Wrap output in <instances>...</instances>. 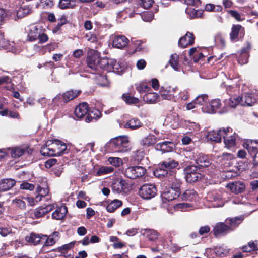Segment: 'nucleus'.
<instances>
[{"instance_id":"nucleus-1","label":"nucleus","mask_w":258,"mask_h":258,"mask_svg":"<svg viewBox=\"0 0 258 258\" xmlns=\"http://www.w3.org/2000/svg\"><path fill=\"white\" fill-rule=\"evenodd\" d=\"M48 26L44 24H31L26 29L28 33L27 40L29 41H34L37 39L39 42L43 43L46 42L48 37L46 33V29Z\"/></svg>"},{"instance_id":"nucleus-2","label":"nucleus","mask_w":258,"mask_h":258,"mask_svg":"<svg viewBox=\"0 0 258 258\" xmlns=\"http://www.w3.org/2000/svg\"><path fill=\"white\" fill-rule=\"evenodd\" d=\"M108 146L114 152H124L130 149L128 137L118 136L112 139L108 143Z\"/></svg>"},{"instance_id":"nucleus-3","label":"nucleus","mask_w":258,"mask_h":258,"mask_svg":"<svg viewBox=\"0 0 258 258\" xmlns=\"http://www.w3.org/2000/svg\"><path fill=\"white\" fill-rule=\"evenodd\" d=\"M101 68L108 72H114L117 74L122 73L124 66L120 61L117 62L114 59L103 58L100 62Z\"/></svg>"},{"instance_id":"nucleus-4","label":"nucleus","mask_w":258,"mask_h":258,"mask_svg":"<svg viewBox=\"0 0 258 258\" xmlns=\"http://www.w3.org/2000/svg\"><path fill=\"white\" fill-rule=\"evenodd\" d=\"M67 149V145L57 139L49 138V157L60 156Z\"/></svg>"},{"instance_id":"nucleus-5","label":"nucleus","mask_w":258,"mask_h":258,"mask_svg":"<svg viewBox=\"0 0 258 258\" xmlns=\"http://www.w3.org/2000/svg\"><path fill=\"white\" fill-rule=\"evenodd\" d=\"M160 92L161 97L164 99L175 102L179 98V92L176 86L162 87Z\"/></svg>"},{"instance_id":"nucleus-6","label":"nucleus","mask_w":258,"mask_h":258,"mask_svg":"<svg viewBox=\"0 0 258 258\" xmlns=\"http://www.w3.org/2000/svg\"><path fill=\"white\" fill-rule=\"evenodd\" d=\"M25 240L33 245L43 244V250H44L45 247L48 246V236L46 235H40L34 232L31 233L25 238Z\"/></svg>"},{"instance_id":"nucleus-7","label":"nucleus","mask_w":258,"mask_h":258,"mask_svg":"<svg viewBox=\"0 0 258 258\" xmlns=\"http://www.w3.org/2000/svg\"><path fill=\"white\" fill-rule=\"evenodd\" d=\"M186 156L189 159L194 160L197 165L200 167H206L211 164L209 158L202 153L189 152L186 153Z\"/></svg>"},{"instance_id":"nucleus-8","label":"nucleus","mask_w":258,"mask_h":258,"mask_svg":"<svg viewBox=\"0 0 258 258\" xmlns=\"http://www.w3.org/2000/svg\"><path fill=\"white\" fill-rule=\"evenodd\" d=\"M156 186L151 184H144L139 190V196L144 200H150L157 194Z\"/></svg>"},{"instance_id":"nucleus-9","label":"nucleus","mask_w":258,"mask_h":258,"mask_svg":"<svg viewBox=\"0 0 258 258\" xmlns=\"http://www.w3.org/2000/svg\"><path fill=\"white\" fill-rule=\"evenodd\" d=\"M146 170L141 166H131L127 168L124 172L125 175L131 179H136L143 176Z\"/></svg>"},{"instance_id":"nucleus-10","label":"nucleus","mask_w":258,"mask_h":258,"mask_svg":"<svg viewBox=\"0 0 258 258\" xmlns=\"http://www.w3.org/2000/svg\"><path fill=\"white\" fill-rule=\"evenodd\" d=\"M225 129L226 134H224L223 136L224 144L227 148L230 149L235 146L238 136L235 133H233L231 128L227 127Z\"/></svg>"},{"instance_id":"nucleus-11","label":"nucleus","mask_w":258,"mask_h":258,"mask_svg":"<svg viewBox=\"0 0 258 258\" xmlns=\"http://www.w3.org/2000/svg\"><path fill=\"white\" fill-rule=\"evenodd\" d=\"M103 59H100L97 51L90 49L88 52L87 63L89 68L92 69H97L98 66L101 68L100 62Z\"/></svg>"},{"instance_id":"nucleus-12","label":"nucleus","mask_w":258,"mask_h":258,"mask_svg":"<svg viewBox=\"0 0 258 258\" xmlns=\"http://www.w3.org/2000/svg\"><path fill=\"white\" fill-rule=\"evenodd\" d=\"M224 134H226V129L224 128L217 131L213 130L208 132L206 138L209 141L220 142L222 138H223Z\"/></svg>"},{"instance_id":"nucleus-13","label":"nucleus","mask_w":258,"mask_h":258,"mask_svg":"<svg viewBox=\"0 0 258 258\" xmlns=\"http://www.w3.org/2000/svg\"><path fill=\"white\" fill-rule=\"evenodd\" d=\"M213 234L216 237L224 235L230 232V228L226 223H217L214 227Z\"/></svg>"},{"instance_id":"nucleus-14","label":"nucleus","mask_w":258,"mask_h":258,"mask_svg":"<svg viewBox=\"0 0 258 258\" xmlns=\"http://www.w3.org/2000/svg\"><path fill=\"white\" fill-rule=\"evenodd\" d=\"M125 180L123 179L117 180L112 184V190L114 193L117 194H126L128 189Z\"/></svg>"},{"instance_id":"nucleus-15","label":"nucleus","mask_w":258,"mask_h":258,"mask_svg":"<svg viewBox=\"0 0 258 258\" xmlns=\"http://www.w3.org/2000/svg\"><path fill=\"white\" fill-rule=\"evenodd\" d=\"M221 105V101L218 99H215L209 103V105L202 107V110L203 112L213 114L220 108Z\"/></svg>"},{"instance_id":"nucleus-16","label":"nucleus","mask_w":258,"mask_h":258,"mask_svg":"<svg viewBox=\"0 0 258 258\" xmlns=\"http://www.w3.org/2000/svg\"><path fill=\"white\" fill-rule=\"evenodd\" d=\"M135 14H140V13L135 10V8H125L124 9L118 13L117 15V20L118 22H122L123 20L127 17H133Z\"/></svg>"},{"instance_id":"nucleus-17","label":"nucleus","mask_w":258,"mask_h":258,"mask_svg":"<svg viewBox=\"0 0 258 258\" xmlns=\"http://www.w3.org/2000/svg\"><path fill=\"white\" fill-rule=\"evenodd\" d=\"M207 199L208 201L212 203V206L213 207H219L224 205V202L220 195L215 191L208 193Z\"/></svg>"},{"instance_id":"nucleus-18","label":"nucleus","mask_w":258,"mask_h":258,"mask_svg":"<svg viewBox=\"0 0 258 258\" xmlns=\"http://www.w3.org/2000/svg\"><path fill=\"white\" fill-rule=\"evenodd\" d=\"M180 192L170 187L166 188L162 193L161 196L163 200L167 201H172L180 195Z\"/></svg>"},{"instance_id":"nucleus-19","label":"nucleus","mask_w":258,"mask_h":258,"mask_svg":"<svg viewBox=\"0 0 258 258\" xmlns=\"http://www.w3.org/2000/svg\"><path fill=\"white\" fill-rule=\"evenodd\" d=\"M226 187L232 192L237 194L241 193L245 190V185L243 182L237 181L227 184Z\"/></svg>"},{"instance_id":"nucleus-20","label":"nucleus","mask_w":258,"mask_h":258,"mask_svg":"<svg viewBox=\"0 0 258 258\" xmlns=\"http://www.w3.org/2000/svg\"><path fill=\"white\" fill-rule=\"evenodd\" d=\"M251 46L249 43H247L246 46L244 47L241 50L239 56L238 57L237 61L240 64H246L248 62L249 57V52Z\"/></svg>"},{"instance_id":"nucleus-21","label":"nucleus","mask_w":258,"mask_h":258,"mask_svg":"<svg viewBox=\"0 0 258 258\" xmlns=\"http://www.w3.org/2000/svg\"><path fill=\"white\" fill-rule=\"evenodd\" d=\"M194 40L193 34L187 32L185 35L180 38L178 45L182 48H185L188 45H192L194 43Z\"/></svg>"},{"instance_id":"nucleus-22","label":"nucleus","mask_w":258,"mask_h":258,"mask_svg":"<svg viewBox=\"0 0 258 258\" xmlns=\"http://www.w3.org/2000/svg\"><path fill=\"white\" fill-rule=\"evenodd\" d=\"M175 148V144L172 142L165 141L156 144L155 149L163 153L172 151Z\"/></svg>"},{"instance_id":"nucleus-23","label":"nucleus","mask_w":258,"mask_h":258,"mask_svg":"<svg viewBox=\"0 0 258 258\" xmlns=\"http://www.w3.org/2000/svg\"><path fill=\"white\" fill-rule=\"evenodd\" d=\"M128 39L124 36H115L114 37L112 42L113 47L122 49L127 46Z\"/></svg>"},{"instance_id":"nucleus-24","label":"nucleus","mask_w":258,"mask_h":258,"mask_svg":"<svg viewBox=\"0 0 258 258\" xmlns=\"http://www.w3.org/2000/svg\"><path fill=\"white\" fill-rule=\"evenodd\" d=\"M243 147L248 151L249 154H254L258 150V141L247 139L243 143Z\"/></svg>"},{"instance_id":"nucleus-25","label":"nucleus","mask_w":258,"mask_h":258,"mask_svg":"<svg viewBox=\"0 0 258 258\" xmlns=\"http://www.w3.org/2000/svg\"><path fill=\"white\" fill-rule=\"evenodd\" d=\"M88 112V105L87 103L79 104L75 108L74 113L78 119L83 118Z\"/></svg>"},{"instance_id":"nucleus-26","label":"nucleus","mask_w":258,"mask_h":258,"mask_svg":"<svg viewBox=\"0 0 258 258\" xmlns=\"http://www.w3.org/2000/svg\"><path fill=\"white\" fill-rule=\"evenodd\" d=\"M143 235L145 236L150 241H155L161 236L157 231L152 229H145L142 231Z\"/></svg>"},{"instance_id":"nucleus-27","label":"nucleus","mask_w":258,"mask_h":258,"mask_svg":"<svg viewBox=\"0 0 258 258\" xmlns=\"http://www.w3.org/2000/svg\"><path fill=\"white\" fill-rule=\"evenodd\" d=\"M142 126V123L137 118H133L124 124H120V127L132 130L138 129Z\"/></svg>"},{"instance_id":"nucleus-28","label":"nucleus","mask_w":258,"mask_h":258,"mask_svg":"<svg viewBox=\"0 0 258 258\" xmlns=\"http://www.w3.org/2000/svg\"><path fill=\"white\" fill-rule=\"evenodd\" d=\"M174 231H170L160 237L158 241L159 244L162 246L163 248H168L169 244L171 243L172 241L171 235L172 234L174 235Z\"/></svg>"},{"instance_id":"nucleus-29","label":"nucleus","mask_w":258,"mask_h":258,"mask_svg":"<svg viewBox=\"0 0 258 258\" xmlns=\"http://www.w3.org/2000/svg\"><path fill=\"white\" fill-rule=\"evenodd\" d=\"M68 212V209L66 206L61 205L57 208V209L52 214V217L56 220H61L63 219Z\"/></svg>"},{"instance_id":"nucleus-30","label":"nucleus","mask_w":258,"mask_h":258,"mask_svg":"<svg viewBox=\"0 0 258 258\" xmlns=\"http://www.w3.org/2000/svg\"><path fill=\"white\" fill-rule=\"evenodd\" d=\"M16 184V181L14 179H4L0 181V192L5 191L10 189Z\"/></svg>"},{"instance_id":"nucleus-31","label":"nucleus","mask_w":258,"mask_h":258,"mask_svg":"<svg viewBox=\"0 0 258 258\" xmlns=\"http://www.w3.org/2000/svg\"><path fill=\"white\" fill-rule=\"evenodd\" d=\"M101 116V113L99 110L95 108H92L90 110L88 109V115L85 118V121L86 122H90L93 120H96Z\"/></svg>"},{"instance_id":"nucleus-32","label":"nucleus","mask_w":258,"mask_h":258,"mask_svg":"<svg viewBox=\"0 0 258 258\" xmlns=\"http://www.w3.org/2000/svg\"><path fill=\"white\" fill-rule=\"evenodd\" d=\"M244 28L240 25H234L231 29V32L230 34V38L232 40H235L238 38L239 34L243 36Z\"/></svg>"},{"instance_id":"nucleus-33","label":"nucleus","mask_w":258,"mask_h":258,"mask_svg":"<svg viewBox=\"0 0 258 258\" xmlns=\"http://www.w3.org/2000/svg\"><path fill=\"white\" fill-rule=\"evenodd\" d=\"M156 142V137L154 135L150 134L142 139L141 144L146 148L154 145Z\"/></svg>"},{"instance_id":"nucleus-34","label":"nucleus","mask_w":258,"mask_h":258,"mask_svg":"<svg viewBox=\"0 0 258 258\" xmlns=\"http://www.w3.org/2000/svg\"><path fill=\"white\" fill-rule=\"evenodd\" d=\"M48 212V210L47 207H43L42 206H40L36 208L32 213H31L30 215L32 218L37 219L44 216Z\"/></svg>"},{"instance_id":"nucleus-35","label":"nucleus","mask_w":258,"mask_h":258,"mask_svg":"<svg viewBox=\"0 0 258 258\" xmlns=\"http://www.w3.org/2000/svg\"><path fill=\"white\" fill-rule=\"evenodd\" d=\"M243 218L241 217H237L231 218H227L225 223L230 228V231L236 228L242 221Z\"/></svg>"},{"instance_id":"nucleus-36","label":"nucleus","mask_w":258,"mask_h":258,"mask_svg":"<svg viewBox=\"0 0 258 258\" xmlns=\"http://www.w3.org/2000/svg\"><path fill=\"white\" fill-rule=\"evenodd\" d=\"M241 106H252L255 102V99L251 94L246 93L244 97H240Z\"/></svg>"},{"instance_id":"nucleus-37","label":"nucleus","mask_w":258,"mask_h":258,"mask_svg":"<svg viewBox=\"0 0 258 258\" xmlns=\"http://www.w3.org/2000/svg\"><path fill=\"white\" fill-rule=\"evenodd\" d=\"M80 92L79 90H69L63 93L64 103H67L77 97Z\"/></svg>"},{"instance_id":"nucleus-38","label":"nucleus","mask_w":258,"mask_h":258,"mask_svg":"<svg viewBox=\"0 0 258 258\" xmlns=\"http://www.w3.org/2000/svg\"><path fill=\"white\" fill-rule=\"evenodd\" d=\"M159 99V95L155 92H149L146 93L143 96V100L148 103H156Z\"/></svg>"},{"instance_id":"nucleus-39","label":"nucleus","mask_w":258,"mask_h":258,"mask_svg":"<svg viewBox=\"0 0 258 258\" xmlns=\"http://www.w3.org/2000/svg\"><path fill=\"white\" fill-rule=\"evenodd\" d=\"M183 200L194 201L197 198V194L194 189L186 190L181 195Z\"/></svg>"},{"instance_id":"nucleus-40","label":"nucleus","mask_w":258,"mask_h":258,"mask_svg":"<svg viewBox=\"0 0 258 258\" xmlns=\"http://www.w3.org/2000/svg\"><path fill=\"white\" fill-rule=\"evenodd\" d=\"M77 5L76 0H59L58 6L62 9L74 8Z\"/></svg>"},{"instance_id":"nucleus-41","label":"nucleus","mask_w":258,"mask_h":258,"mask_svg":"<svg viewBox=\"0 0 258 258\" xmlns=\"http://www.w3.org/2000/svg\"><path fill=\"white\" fill-rule=\"evenodd\" d=\"M185 12L190 18H201L203 16V11L201 10H195L191 8H187Z\"/></svg>"},{"instance_id":"nucleus-42","label":"nucleus","mask_w":258,"mask_h":258,"mask_svg":"<svg viewBox=\"0 0 258 258\" xmlns=\"http://www.w3.org/2000/svg\"><path fill=\"white\" fill-rule=\"evenodd\" d=\"M169 182L170 184V188L178 190L180 192V187L181 183L180 180L177 179L175 176L171 175L169 178Z\"/></svg>"},{"instance_id":"nucleus-43","label":"nucleus","mask_w":258,"mask_h":258,"mask_svg":"<svg viewBox=\"0 0 258 258\" xmlns=\"http://www.w3.org/2000/svg\"><path fill=\"white\" fill-rule=\"evenodd\" d=\"M13 207L17 211H24L26 210V205L25 201L20 199H15L12 202Z\"/></svg>"},{"instance_id":"nucleus-44","label":"nucleus","mask_w":258,"mask_h":258,"mask_svg":"<svg viewBox=\"0 0 258 258\" xmlns=\"http://www.w3.org/2000/svg\"><path fill=\"white\" fill-rule=\"evenodd\" d=\"M122 202L119 200L115 199L111 201L106 207V210L109 212H113L116 209L121 207Z\"/></svg>"},{"instance_id":"nucleus-45","label":"nucleus","mask_w":258,"mask_h":258,"mask_svg":"<svg viewBox=\"0 0 258 258\" xmlns=\"http://www.w3.org/2000/svg\"><path fill=\"white\" fill-rule=\"evenodd\" d=\"M58 23L56 27L52 29L53 34H57L60 30L61 27L63 25L67 23L68 21L66 15H62L58 18Z\"/></svg>"},{"instance_id":"nucleus-46","label":"nucleus","mask_w":258,"mask_h":258,"mask_svg":"<svg viewBox=\"0 0 258 258\" xmlns=\"http://www.w3.org/2000/svg\"><path fill=\"white\" fill-rule=\"evenodd\" d=\"M225 104L231 108H235L237 105H241L240 97H231L228 100L225 101Z\"/></svg>"},{"instance_id":"nucleus-47","label":"nucleus","mask_w":258,"mask_h":258,"mask_svg":"<svg viewBox=\"0 0 258 258\" xmlns=\"http://www.w3.org/2000/svg\"><path fill=\"white\" fill-rule=\"evenodd\" d=\"M28 149V148L26 149L18 147H13L11 151V156L13 158H19L22 156Z\"/></svg>"},{"instance_id":"nucleus-48","label":"nucleus","mask_w":258,"mask_h":258,"mask_svg":"<svg viewBox=\"0 0 258 258\" xmlns=\"http://www.w3.org/2000/svg\"><path fill=\"white\" fill-rule=\"evenodd\" d=\"M178 165V162L174 160L169 159V160L163 162L161 164V167L166 168L170 173H171V171L170 170L176 167Z\"/></svg>"},{"instance_id":"nucleus-49","label":"nucleus","mask_w":258,"mask_h":258,"mask_svg":"<svg viewBox=\"0 0 258 258\" xmlns=\"http://www.w3.org/2000/svg\"><path fill=\"white\" fill-rule=\"evenodd\" d=\"M122 99L128 104H136L139 102V100L138 98L132 96L128 93L123 94Z\"/></svg>"},{"instance_id":"nucleus-50","label":"nucleus","mask_w":258,"mask_h":258,"mask_svg":"<svg viewBox=\"0 0 258 258\" xmlns=\"http://www.w3.org/2000/svg\"><path fill=\"white\" fill-rule=\"evenodd\" d=\"M242 249L245 252L258 250V241L249 242L247 245L243 246Z\"/></svg>"},{"instance_id":"nucleus-51","label":"nucleus","mask_w":258,"mask_h":258,"mask_svg":"<svg viewBox=\"0 0 258 258\" xmlns=\"http://www.w3.org/2000/svg\"><path fill=\"white\" fill-rule=\"evenodd\" d=\"M208 101V97L206 94L199 95L195 100V103L200 106H207V103Z\"/></svg>"},{"instance_id":"nucleus-52","label":"nucleus","mask_w":258,"mask_h":258,"mask_svg":"<svg viewBox=\"0 0 258 258\" xmlns=\"http://www.w3.org/2000/svg\"><path fill=\"white\" fill-rule=\"evenodd\" d=\"M179 56L177 54H172L171 58L169 61L171 66L175 71H179V66L178 64Z\"/></svg>"},{"instance_id":"nucleus-53","label":"nucleus","mask_w":258,"mask_h":258,"mask_svg":"<svg viewBox=\"0 0 258 258\" xmlns=\"http://www.w3.org/2000/svg\"><path fill=\"white\" fill-rule=\"evenodd\" d=\"M114 168L110 166H102L97 171L96 175L100 176L112 173Z\"/></svg>"},{"instance_id":"nucleus-54","label":"nucleus","mask_w":258,"mask_h":258,"mask_svg":"<svg viewBox=\"0 0 258 258\" xmlns=\"http://www.w3.org/2000/svg\"><path fill=\"white\" fill-rule=\"evenodd\" d=\"M136 89L140 93L148 92L150 88L146 83L140 82L135 85Z\"/></svg>"},{"instance_id":"nucleus-55","label":"nucleus","mask_w":258,"mask_h":258,"mask_svg":"<svg viewBox=\"0 0 258 258\" xmlns=\"http://www.w3.org/2000/svg\"><path fill=\"white\" fill-rule=\"evenodd\" d=\"M108 161L110 164L116 167H119L123 164L122 159L119 157H109Z\"/></svg>"},{"instance_id":"nucleus-56","label":"nucleus","mask_w":258,"mask_h":258,"mask_svg":"<svg viewBox=\"0 0 258 258\" xmlns=\"http://www.w3.org/2000/svg\"><path fill=\"white\" fill-rule=\"evenodd\" d=\"M201 178V174L200 173H192V174L186 175V180L187 182L189 183L197 181Z\"/></svg>"},{"instance_id":"nucleus-57","label":"nucleus","mask_w":258,"mask_h":258,"mask_svg":"<svg viewBox=\"0 0 258 258\" xmlns=\"http://www.w3.org/2000/svg\"><path fill=\"white\" fill-rule=\"evenodd\" d=\"M191 207V205L188 203H179L175 206V209L177 210L187 211Z\"/></svg>"},{"instance_id":"nucleus-58","label":"nucleus","mask_w":258,"mask_h":258,"mask_svg":"<svg viewBox=\"0 0 258 258\" xmlns=\"http://www.w3.org/2000/svg\"><path fill=\"white\" fill-rule=\"evenodd\" d=\"M59 238V233L54 232L51 235H49V245L54 244Z\"/></svg>"},{"instance_id":"nucleus-59","label":"nucleus","mask_w":258,"mask_h":258,"mask_svg":"<svg viewBox=\"0 0 258 258\" xmlns=\"http://www.w3.org/2000/svg\"><path fill=\"white\" fill-rule=\"evenodd\" d=\"M169 172L166 168L162 167L161 165L159 168L154 172V174L157 176H167Z\"/></svg>"},{"instance_id":"nucleus-60","label":"nucleus","mask_w":258,"mask_h":258,"mask_svg":"<svg viewBox=\"0 0 258 258\" xmlns=\"http://www.w3.org/2000/svg\"><path fill=\"white\" fill-rule=\"evenodd\" d=\"M20 188L21 189L32 191L34 190L35 185L33 184L28 183L26 181H24L21 184Z\"/></svg>"},{"instance_id":"nucleus-61","label":"nucleus","mask_w":258,"mask_h":258,"mask_svg":"<svg viewBox=\"0 0 258 258\" xmlns=\"http://www.w3.org/2000/svg\"><path fill=\"white\" fill-rule=\"evenodd\" d=\"M52 103L55 105H59L61 104L63 102V95L62 94H58L56 96L54 97L52 99Z\"/></svg>"},{"instance_id":"nucleus-62","label":"nucleus","mask_w":258,"mask_h":258,"mask_svg":"<svg viewBox=\"0 0 258 258\" xmlns=\"http://www.w3.org/2000/svg\"><path fill=\"white\" fill-rule=\"evenodd\" d=\"M142 20L145 22L151 21L154 17V14L152 12H147L141 15Z\"/></svg>"},{"instance_id":"nucleus-63","label":"nucleus","mask_w":258,"mask_h":258,"mask_svg":"<svg viewBox=\"0 0 258 258\" xmlns=\"http://www.w3.org/2000/svg\"><path fill=\"white\" fill-rule=\"evenodd\" d=\"M186 125L190 130L195 131H198L200 130V125L196 122L187 121L186 122Z\"/></svg>"},{"instance_id":"nucleus-64","label":"nucleus","mask_w":258,"mask_h":258,"mask_svg":"<svg viewBox=\"0 0 258 258\" xmlns=\"http://www.w3.org/2000/svg\"><path fill=\"white\" fill-rule=\"evenodd\" d=\"M234 156L233 154L228 153H224L222 156V161L224 164H227L226 161H230L234 159Z\"/></svg>"}]
</instances>
